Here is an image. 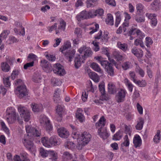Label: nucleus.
Returning a JSON list of instances; mask_svg holds the SVG:
<instances>
[{"mask_svg": "<svg viewBox=\"0 0 161 161\" xmlns=\"http://www.w3.org/2000/svg\"><path fill=\"white\" fill-rule=\"evenodd\" d=\"M108 92L109 94H114L116 92V88L115 85L112 82H109L108 84Z\"/></svg>", "mask_w": 161, "mask_h": 161, "instance_id": "nucleus-23", "label": "nucleus"}, {"mask_svg": "<svg viewBox=\"0 0 161 161\" xmlns=\"http://www.w3.org/2000/svg\"><path fill=\"white\" fill-rule=\"evenodd\" d=\"M125 94L126 91L125 90L123 89L120 90L116 96L117 102L118 103H120L123 101Z\"/></svg>", "mask_w": 161, "mask_h": 161, "instance_id": "nucleus-13", "label": "nucleus"}, {"mask_svg": "<svg viewBox=\"0 0 161 161\" xmlns=\"http://www.w3.org/2000/svg\"><path fill=\"white\" fill-rule=\"evenodd\" d=\"M105 69L108 75L111 76H113L114 75V70L111 64L110 63L108 65L106 66Z\"/></svg>", "mask_w": 161, "mask_h": 161, "instance_id": "nucleus-24", "label": "nucleus"}, {"mask_svg": "<svg viewBox=\"0 0 161 161\" xmlns=\"http://www.w3.org/2000/svg\"><path fill=\"white\" fill-rule=\"evenodd\" d=\"M18 110L21 117L23 118L25 121L27 122L30 120V114L26 108L20 105L18 107Z\"/></svg>", "mask_w": 161, "mask_h": 161, "instance_id": "nucleus-6", "label": "nucleus"}, {"mask_svg": "<svg viewBox=\"0 0 161 161\" xmlns=\"http://www.w3.org/2000/svg\"><path fill=\"white\" fill-rule=\"evenodd\" d=\"M76 17L78 21L81 19H87L90 17L92 18V13L91 10L88 12L85 10L83 11L76 16Z\"/></svg>", "mask_w": 161, "mask_h": 161, "instance_id": "nucleus-10", "label": "nucleus"}, {"mask_svg": "<svg viewBox=\"0 0 161 161\" xmlns=\"http://www.w3.org/2000/svg\"><path fill=\"white\" fill-rule=\"evenodd\" d=\"M67 59H68L69 62L72 61L74 58L75 52V51H61Z\"/></svg>", "mask_w": 161, "mask_h": 161, "instance_id": "nucleus-14", "label": "nucleus"}, {"mask_svg": "<svg viewBox=\"0 0 161 161\" xmlns=\"http://www.w3.org/2000/svg\"><path fill=\"white\" fill-rule=\"evenodd\" d=\"M58 132L59 136L62 138H67L69 135V131L63 127L58 129Z\"/></svg>", "mask_w": 161, "mask_h": 161, "instance_id": "nucleus-12", "label": "nucleus"}, {"mask_svg": "<svg viewBox=\"0 0 161 161\" xmlns=\"http://www.w3.org/2000/svg\"><path fill=\"white\" fill-rule=\"evenodd\" d=\"M90 67L94 71L102 74H103V70L101 69L98 65L96 63L93 62L90 65Z\"/></svg>", "mask_w": 161, "mask_h": 161, "instance_id": "nucleus-22", "label": "nucleus"}, {"mask_svg": "<svg viewBox=\"0 0 161 161\" xmlns=\"http://www.w3.org/2000/svg\"><path fill=\"white\" fill-rule=\"evenodd\" d=\"M71 47V43L68 41L64 43V45L60 48V50H64L69 48Z\"/></svg>", "mask_w": 161, "mask_h": 161, "instance_id": "nucleus-39", "label": "nucleus"}, {"mask_svg": "<svg viewBox=\"0 0 161 161\" xmlns=\"http://www.w3.org/2000/svg\"><path fill=\"white\" fill-rule=\"evenodd\" d=\"M78 135L77 139L79 140L80 142L79 147L80 146V149L82 147L87 144L90 141L91 137V135L87 132H84L81 135L77 134Z\"/></svg>", "mask_w": 161, "mask_h": 161, "instance_id": "nucleus-3", "label": "nucleus"}, {"mask_svg": "<svg viewBox=\"0 0 161 161\" xmlns=\"http://www.w3.org/2000/svg\"><path fill=\"white\" fill-rule=\"evenodd\" d=\"M3 83L6 87L10 86V83L9 81V78L7 77L3 78Z\"/></svg>", "mask_w": 161, "mask_h": 161, "instance_id": "nucleus-62", "label": "nucleus"}, {"mask_svg": "<svg viewBox=\"0 0 161 161\" xmlns=\"http://www.w3.org/2000/svg\"><path fill=\"white\" fill-rule=\"evenodd\" d=\"M40 123L46 125L47 130L49 131L52 130V126L50 123V120L45 116H43L41 118Z\"/></svg>", "mask_w": 161, "mask_h": 161, "instance_id": "nucleus-11", "label": "nucleus"}, {"mask_svg": "<svg viewBox=\"0 0 161 161\" xmlns=\"http://www.w3.org/2000/svg\"><path fill=\"white\" fill-rule=\"evenodd\" d=\"M132 52L138 58H141L143 56L142 51H132Z\"/></svg>", "mask_w": 161, "mask_h": 161, "instance_id": "nucleus-55", "label": "nucleus"}, {"mask_svg": "<svg viewBox=\"0 0 161 161\" xmlns=\"http://www.w3.org/2000/svg\"><path fill=\"white\" fill-rule=\"evenodd\" d=\"M144 124V120L142 118L139 119V121H138L137 124L136 126V129L138 130H141Z\"/></svg>", "mask_w": 161, "mask_h": 161, "instance_id": "nucleus-27", "label": "nucleus"}, {"mask_svg": "<svg viewBox=\"0 0 161 161\" xmlns=\"http://www.w3.org/2000/svg\"><path fill=\"white\" fill-rule=\"evenodd\" d=\"M140 32L139 30L136 28H134L131 29L129 31V33L130 35H134L135 34H137V33H138Z\"/></svg>", "mask_w": 161, "mask_h": 161, "instance_id": "nucleus-64", "label": "nucleus"}, {"mask_svg": "<svg viewBox=\"0 0 161 161\" xmlns=\"http://www.w3.org/2000/svg\"><path fill=\"white\" fill-rule=\"evenodd\" d=\"M9 31L7 30H4L0 35V40H2L6 39L8 36Z\"/></svg>", "mask_w": 161, "mask_h": 161, "instance_id": "nucleus-42", "label": "nucleus"}, {"mask_svg": "<svg viewBox=\"0 0 161 161\" xmlns=\"http://www.w3.org/2000/svg\"><path fill=\"white\" fill-rule=\"evenodd\" d=\"M40 153L41 155L43 157H46L47 156L48 153V151H45L43 148H41L40 149Z\"/></svg>", "mask_w": 161, "mask_h": 161, "instance_id": "nucleus-51", "label": "nucleus"}, {"mask_svg": "<svg viewBox=\"0 0 161 161\" xmlns=\"http://www.w3.org/2000/svg\"><path fill=\"white\" fill-rule=\"evenodd\" d=\"M131 64L130 62H126L123 64L122 65V68L124 70H126L130 68Z\"/></svg>", "mask_w": 161, "mask_h": 161, "instance_id": "nucleus-54", "label": "nucleus"}, {"mask_svg": "<svg viewBox=\"0 0 161 161\" xmlns=\"http://www.w3.org/2000/svg\"><path fill=\"white\" fill-rule=\"evenodd\" d=\"M105 120L104 117L103 116L96 124V127L98 129V135L104 140L107 139L109 136V134L107 131L106 128L104 127Z\"/></svg>", "mask_w": 161, "mask_h": 161, "instance_id": "nucleus-1", "label": "nucleus"}, {"mask_svg": "<svg viewBox=\"0 0 161 161\" xmlns=\"http://www.w3.org/2000/svg\"><path fill=\"white\" fill-rule=\"evenodd\" d=\"M44 55L49 60L54 61L56 59V58L54 55L49 54L47 52H46Z\"/></svg>", "mask_w": 161, "mask_h": 161, "instance_id": "nucleus-48", "label": "nucleus"}, {"mask_svg": "<svg viewBox=\"0 0 161 161\" xmlns=\"http://www.w3.org/2000/svg\"><path fill=\"white\" fill-rule=\"evenodd\" d=\"M72 158V155L69 152L65 151L64 152L62 158L63 161H68Z\"/></svg>", "mask_w": 161, "mask_h": 161, "instance_id": "nucleus-25", "label": "nucleus"}, {"mask_svg": "<svg viewBox=\"0 0 161 161\" xmlns=\"http://www.w3.org/2000/svg\"><path fill=\"white\" fill-rule=\"evenodd\" d=\"M1 67L3 71L7 72L10 70V67L7 63L3 62L1 64Z\"/></svg>", "mask_w": 161, "mask_h": 161, "instance_id": "nucleus-37", "label": "nucleus"}, {"mask_svg": "<svg viewBox=\"0 0 161 161\" xmlns=\"http://www.w3.org/2000/svg\"><path fill=\"white\" fill-rule=\"evenodd\" d=\"M105 2L113 6H115L116 5L114 0H105Z\"/></svg>", "mask_w": 161, "mask_h": 161, "instance_id": "nucleus-63", "label": "nucleus"}, {"mask_svg": "<svg viewBox=\"0 0 161 161\" xmlns=\"http://www.w3.org/2000/svg\"><path fill=\"white\" fill-rule=\"evenodd\" d=\"M79 54L75 60V66L78 68L81 65L82 63L87 58L91 57L92 54V51H79Z\"/></svg>", "mask_w": 161, "mask_h": 161, "instance_id": "nucleus-2", "label": "nucleus"}, {"mask_svg": "<svg viewBox=\"0 0 161 161\" xmlns=\"http://www.w3.org/2000/svg\"><path fill=\"white\" fill-rule=\"evenodd\" d=\"M66 25V23L63 20H62L58 27V29L56 30V33L58 34L60 32L64 31L65 29V27Z\"/></svg>", "mask_w": 161, "mask_h": 161, "instance_id": "nucleus-17", "label": "nucleus"}, {"mask_svg": "<svg viewBox=\"0 0 161 161\" xmlns=\"http://www.w3.org/2000/svg\"><path fill=\"white\" fill-rule=\"evenodd\" d=\"M34 139L33 137H29V135L25 136L22 142L25 147L29 151H33L35 147L32 141Z\"/></svg>", "mask_w": 161, "mask_h": 161, "instance_id": "nucleus-5", "label": "nucleus"}, {"mask_svg": "<svg viewBox=\"0 0 161 161\" xmlns=\"http://www.w3.org/2000/svg\"><path fill=\"white\" fill-rule=\"evenodd\" d=\"M6 115H16L15 110L12 107L8 108L6 110Z\"/></svg>", "mask_w": 161, "mask_h": 161, "instance_id": "nucleus-38", "label": "nucleus"}, {"mask_svg": "<svg viewBox=\"0 0 161 161\" xmlns=\"http://www.w3.org/2000/svg\"><path fill=\"white\" fill-rule=\"evenodd\" d=\"M97 0H87L86 2V7L88 8L94 7L96 5Z\"/></svg>", "mask_w": 161, "mask_h": 161, "instance_id": "nucleus-35", "label": "nucleus"}, {"mask_svg": "<svg viewBox=\"0 0 161 161\" xmlns=\"http://www.w3.org/2000/svg\"><path fill=\"white\" fill-rule=\"evenodd\" d=\"M103 53L105 54L108 57V60L111 62L110 64H113L115 61L113 59H111L110 57L109 53L108 52V51H102Z\"/></svg>", "mask_w": 161, "mask_h": 161, "instance_id": "nucleus-58", "label": "nucleus"}, {"mask_svg": "<svg viewBox=\"0 0 161 161\" xmlns=\"http://www.w3.org/2000/svg\"><path fill=\"white\" fill-rule=\"evenodd\" d=\"M34 61L27 63L24 65V68L25 69H27L28 68L33 66H34Z\"/></svg>", "mask_w": 161, "mask_h": 161, "instance_id": "nucleus-61", "label": "nucleus"}, {"mask_svg": "<svg viewBox=\"0 0 161 161\" xmlns=\"http://www.w3.org/2000/svg\"><path fill=\"white\" fill-rule=\"evenodd\" d=\"M82 110L81 109L79 108L78 109L76 113V116L81 122H83L85 120V117L82 114Z\"/></svg>", "mask_w": 161, "mask_h": 161, "instance_id": "nucleus-19", "label": "nucleus"}, {"mask_svg": "<svg viewBox=\"0 0 161 161\" xmlns=\"http://www.w3.org/2000/svg\"><path fill=\"white\" fill-rule=\"evenodd\" d=\"M19 73V71L18 70H14L13 71L11 77V78L14 80V79L17 76Z\"/></svg>", "mask_w": 161, "mask_h": 161, "instance_id": "nucleus-52", "label": "nucleus"}, {"mask_svg": "<svg viewBox=\"0 0 161 161\" xmlns=\"http://www.w3.org/2000/svg\"><path fill=\"white\" fill-rule=\"evenodd\" d=\"M124 142L121 144V147L125 146L126 147H128L129 145V140L127 135H126L124 138Z\"/></svg>", "mask_w": 161, "mask_h": 161, "instance_id": "nucleus-45", "label": "nucleus"}, {"mask_svg": "<svg viewBox=\"0 0 161 161\" xmlns=\"http://www.w3.org/2000/svg\"><path fill=\"white\" fill-rule=\"evenodd\" d=\"M89 75L95 82H98L99 81V77L95 73L91 72L89 74Z\"/></svg>", "mask_w": 161, "mask_h": 161, "instance_id": "nucleus-29", "label": "nucleus"}, {"mask_svg": "<svg viewBox=\"0 0 161 161\" xmlns=\"http://www.w3.org/2000/svg\"><path fill=\"white\" fill-rule=\"evenodd\" d=\"M53 71L55 73L60 75H63L65 73L63 67L59 64H55Z\"/></svg>", "mask_w": 161, "mask_h": 161, "instance_id": "nucleus-8", "label": "nucleus"}, {"mask_svg": "<svg viewBox=\"0 0 161 161\" xmlns=\"http://www.w3.org/2000/svg\"><path fill=\"white\" fill-rule=\"evenodd\" d=\"M99 91L101 93V94H103L105 93V91L104 88V83L102 82H101L99 84Z\"/></svg>", "mask_w": 161, "mask_h": 161, "instance_id": "nucleus-47", "label": "nucleus"}, {"mask_svg": "<svg viewBox=\"0 0 161 161\" xmlns=\"http://www.w3.org/2000/svg\"><path fill=\"white\" fill-rule=\"evenodd\" d=\"M134 19L136 22L139 23L144 22L145 20L143 13H137Z\"/></svg>", "mask_w": 161, "mask_h": 161, "instance_id": "nucleus-18", "label": "nucleus"}, {"mask_svg": "<svg viewBox=\"0 0 161 161\" xmlns=\"http://www.w3.org/2000/svg\"><path fill=\"white\" fill-rule=\"evenodd\" d=\"M41 142L43 145L45 147H51L50 139H48L47 137H44L42 139Z\"/></svg>", "mask_w": 161, "mask_h": 161, "instance_id": "nucleus-26", "label": "nucleus"}, {"mask_svg": "<svg viewBox=\"0 0 161 161\" xmlns=\"http://www.w3.org/2000/svg\"><path fill=\"white\" fill-rule=\"evenodd\" d=\"M1 124L3 130L6 132L7 134H9V130L8 129L4 123L2 121Z\"/></svg>", "mask_w": 161, "mask_h": 161, "instance_id": "nucleus-60", "label": "nucleus"}, {"mask_svg": "<svg viewBox=\"0 0 161 161\" xmlns=\"http://www.w3.org/2000/svg\"><path fill=\"white\" fill-rule=\"evenodd\" d=\"M135 83L140 87H145L147 85L146 81L145 80H142V81L136 80Z\"/></svg>", "mask_w": 161, "mask_h": 161, "instance_id": "nucleus-49", "label": "nucleus"}, {"mask_svg": "<svg viewBox=\"0 0 161 161\" xmlns=\"http://www.w3.org/2000/svg\"><path fill=\"white\" fill-rule=\"evenodd\" d=\"M133 142L135 147H140L142 144V140L139 135H136L134 138Z\"/></svg>", "mask_w": 161, "mask_h": 161, "instance_id": "nucleus-20", "label": "nucleus"}, {"mask_svg": "<svg viewBox=\"0 0 161 161\" xmlns=\"http://www.w3.org/2000/svg\"><path fill=\"white\" fill-rule=\"evenodd\" d=\"M91 11L92 13V18L97 15L101 16L103 15L104 13L103 10L101 8L98 9L96 10L92 9L91 10Z\"/></svg>", "mask_w": 161, "mask_h": 161, "instance_id": "nucleus-21", "label": "nucleus"}, {"mask_svg": "<svg viewBox=\"0 0 161 161\" xmlns=\"http://www.w3.org/2000/svg\"><path fill=\"white\" fill-rule=\"evenodd\" d=\"M125 83L129 91L131 92L133 90V86L131 83L129 82L127 79H125L124 80Z\"/></svg>", "mask_w": 161, "mask_h": 161, "instance_id": "nucleus-41", "label": "nucleus"}, {"mask_svg": "<svg viewBox=\"0 0 161 161\" xmlns=\"http://www.w3.org/2000/svg\"><path fill=\"white\" fill-rule=\"evenodd\" d=\"M113 55L114 58L116 59L117 61H121L123 59V56L122 55L118 54L116 51L114 52Z\"/></svg>", "mask_w": 161, "mask_h": 161, "instance_id": "nucleus-46", "label": "nucleus"}, {"mask_svg": "<svg viewBox=\"0 0 161 161\" xmlns=\"http://www.w3.org/2000/svg\"><path fill=\"white\" fill-rule=\"evenodd\" d=\"M75 33L77 35V36L78 38L81 37L82 31L81 29L78 28H76L75 31Z\"/></svg>", "mask_w": 161, "mask_h": 161, "instance_id": "nucleus-53", "label": "nucleus"}, {"mask_svg": "<svg viewBox=\"0 0 161 161\" xmlns=\"http://www.w3.org/2000/svg\"><path fill=\"white\" fill-rule=\"evenodd\" d=\"M32 79L34 82L39 83L40 82L41 77L39 74L36 73L34 75Z\"/></svg>", "mask_w": 161, "mask_h": 161, "instance_id": "nucleus-43", "label": "nucleus"}, {"mask_svg": "<svg viewBox=\"0 0 161 161\" xmlns=\"http://www.w3.org/2000/svg\"><path fill=\"white\" fill-rule=\"evenodd\" d=\"M106 23L109 25H112L114 24L113 18L112 14H107V18L106 19Z\"/></svg>", "mask_w": 161, "mask_h": 161, "instance_id": "nucleus-30", "label": "nucleus"}, {"mask_svg": "<svg viewBox=\"0 0 161 161\" xmlns=\"http://www.w3.org/2000/svg\"><path fill=\"white\" fill-rule=\"evenodd\" d=\"M121 14L119 12H117L116 13V17L115 19V26L116 27H117L121 21Z\"/></svg>", "mask_w": 161, "mask_h": 161, "instance_id": "nucleus-32", "label": "nucleus"}, {"mask_svg": "<svg viewBox=\"0 0 161 161\" xmlns=\"http://www.w3.org/2000/svg\"><path fill=\"white\" fill-rule=\"evenodd\" d=\"M50 141L51 146L59 145L61 143L60 139L58 138L57 136H53L51 137L50 138Z\"/></svg>", "mask_w": 161, "mask_h": 161, "instance_id": "nucleus-15", "label": "nucleus"}, {"mask_svg": "<svg viewBox=\"0 0 161 161\" xmlns=\"http://www.w3.org/2000/svg\"><path fill=\"white\" fill-rule=\"evenodd\" d=\"M49 154H51L52 156V159L54 160H56L57 158V153L54 152L53 151L49 150Z\"/></svg>", "mask_w": 161, "mask_h": 161, "instance_id": "nucleus-57", "label": "nucleus"}, {"mask_svg": "<svg viewBox=\"0 0 161 161\" xmlns=\"http://www.w3.org/2000/svg\"><path fill=\"white\" fill-rule=\"evenodd\" d=\"M136 71L142 77H144L145 72L142 69L138 67L136 69Z\"/></svg>", "mask_w": 161, "mask_h": 161, "instance_id": "nucleus-59", "label": "nucleus"}, {"mask_svg": "<svg viewBox=\"0 0 161 161\" xmlns=\"http://www.w3.org/2000/svg\"><path fill=\"white\" fill-rule=\"evenodd\" d=\"M123 136L122 132L119 130L113 136V140L115 141L119 140L122 138Z\"/></svg>", "mask_w": 161, "mask_h": 161, "instance_id": "nucleus-28", "label": "nucleus"}, {"mask_svg": "<svg viewBox=\"0 0 161 161\" xmlns=\"http://www.w3.org/2000/svg\"><path fill=\"white\" fill-rule=\"evenodd\" d=\"M143 6L141 4H137L136 5V9L137 10V13H143Z\"/></svg>", "mask_w": 161, "mask_h": 161, "instance_id": "nucleus-56", "label": "nucleus"}, {"mask_svg": "<svg viewBox=\"0 0 161 161\" xmlns=\"http://www.w3.org/2000/svg\"><path fill=\"white\" fill-rule=\"evenodd\" d=\"M64 146L66 148L69 149H72L75 147V144L71 141H67L64 144Z\"/></svg>", "mask_w": 161, "mask_h": 161, "instance_id": "nucleus-34", "label": "nucleus"}, {"mask_svg": "<svg viewBox=\"0 0 161 161\" xmlns=\"http://www.w3.org/2000/svg\"><path fill=\"white\" fill-rule=\"evenodd\" d=\"M118 47L122 50H126L128 49V45L126 43H122L120 42L117 43Z\"/></svg>", "mask_w": 161, "mask_h": 161, "instance_id": "nucleus-40", "label": "nucleus"}, {"mask_svg": "<svg viewBox=\"0 0 161 161\" xmlns=\"http://www.w3.org/2000/svg\"><path fill=\"white\" fill-rule=\"evenodd\" d=\"M14 92L20 98L25 99L28 96V92L26 86L24 85L18 86L15 90Z\"/></svg>", "mask_w": 161, "mask_h": 161, "instance_id": "nucleus-4", "label": "nucleus"}, {"mask_svg": "<svg viewBox=\"0 0 161 161\" xmlns=\"http://www.w3.org/2000/svg\"><path fill=\"white\" fill-rule=\"evenodd\" d=\"M51 83L54 86L60 85L61 84V82L59 79L55 78H52L51 79Z\"/></svg>", "mask_w": 161, "mask_h": 161, "instance_id": "nucleus-36", "label": "nucleus"}, {"mask_svg": "<svg viewBox=\"0 0 161 161\" xmlns=\"http://www.w3.org/2000/svg\"><path fill=\"white\" fill-rule=\"evenodd\" d=\"M153 43V41L151 38L147 37L146 38V45L147 47H150Z\"/></svg>", "mask_w": 161, "mask_h": 161, "instance_id": "nucleus-50", "label": "nucleus"}, {"mask_svg": "<svg viewBox=\"0 0 161 161\" xmlns=\"http://www.w3.org/2000/svg\"><path fill=\"white\" fill-rule=\"evenodd\" d=\"M6 119L9 124H12L16 120V115H6Z\"/></svg>", "mask_w": 161, "mask_h": 161, "instance_id": "nucleus-31", "label": "nucleus"}, {"mask_svg": "<svg viewBox=\"0 0 161 161\" xmlns=\"http://www.w3.org/2000/svg\"><path fill=\"white\" fill-rule=\"evenodd\" d=\"M40 66L43 69L47 72H49L52 70V68L49 62L45 59L42 60L41 61Z\"/></svg>", "mask_w": 161, "mask_h": 161, "instance_id": "nucleus-9", "label": "nucleus"}, {"mask_svg": "<svg viewBox=\"0 0 161 161\" xmlns=\"http://www.w3.org/2000/svg\"><path fill=\"white\" fill-rule=\"evenodd\" d=\"M56 113L58 115L59 117L61 118L62 117V115L64 113V109L61 105H58L57 106V108L56 109Z\"/></svg>", "mask_w": 161, "mask_h": 161, "instance_id": "nucleus-33", "label": "nucleus"}, {"mask_svg": "<svg viewBox=\"0 0 161 161\" xmlns=\"http://www.w3.org/2000/svg\"><path fill=\"white\" fill-rule=\"evenodd\" d=\"M31 105L32 110L34 112H38L42 111L43 109V106L41 104L32 103Z\"/></svg>", "mask_w": 161, "mask_h": 161, "instance_id": "nucleus-16", "label": "nucleus"}, {"mask_svg": "<svg viewBox=\"0 0 161 161\" xmlns=\"http://www.w3.org/2000/svg\"><path fill=\"white\" fill-rule=\"evenodd\" d=\"M160 139V131L159 130H158L157 132V133L155 136L153 138L154 142L157 143L159 142V141Z\"/></svg>", "mask_w": 161, "mask_h": 161, "instance_id": "nucleus-44", "label": "nucleus"}, {"mask_svg": "<svg viewBox=\"0 0 161 161\" xmlns=\"http://www.w3.org/2000/svg\"><path fill=\"white\" fill-rule=\"evenodd\" d=\"M26 131L29 135V137H39L41 135V132L31 125H27L25 127Z\"/></svg>", "mask_w": 161, "mask_h": 161, "instance_id": "nucleus-7", "label": "nucleus"}]
</instances>
